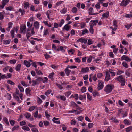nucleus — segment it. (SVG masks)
<instances>
[{"label":"nucleus","instance_id":"obj_1","mask_svg":"<svg viewBox=\"0 0 132 132\" xmlns=\"http://www.w3.org/2000/svg\"><path fill=\"white\" fill-rule=\"evenodd\" d=\"M113 89L112 86L111 85H107L104 89V90L107 93L111 92Z\"/></svg>","mask_w":132,"mask_h":132},{"label":"nucleus","instance_id":"obj_2","mask_svg":"<svg viewBox=\"0 0 132 132\" xmlns=\"http://www.w3.org/2000/svg\"><path fill=\"white\" fill-rule=\"evenodd\" d=\"M98 87L97 89L98 90L102 89L103 87V82H101L100 80L98 81Z\"/></svg>","mask_w":132,"mask_h":132},{"label":"nucleus","instance_id":"obj_3","mask_svg":"<svg viewBox=\"0 0 132 132\" xmlns=\"http://www.w3.org/2000/svg\"><path fill=\"white\" fill-rule=\"evenodd\" d=\"M130 1V0H126V1L123 0L120 4V5L123 6H126L129 3Z\"/></svg>","mask_w":132,"mask_h":132},{"label":"nucleus","instance_id":"obj_4","mask_svg":"<svg viewBox=\"0 0 132 132\" xmlns=\"http://www.w3.org/2000/svg\"><path fill=\"white\" fill-rule=\"evenodd\" d=\"M125 60L128 62H130L131 61V59L129 58L128 56H126L125 55H123L121 57V60L122 61Z\"/></svg>","mask_w":132,"mask_h":132},{"label":"nucleus","instance_id":"obj_5","mask_svg":"<svg viewBox=\"0 0 132 132\" xmlns=\"http://www.w3.org/2000/svg\"><path fill=\"white\" fill-rule=\"evenodd\" d=\"M98 22V20H91L90 23V26L93 27L94 25H96L97 23Z\"/></svg>","mask_w":132,"mask_h":132},{"label":"nucleus","instance_id":"obj_6","mask_svg":"<svg viewBox=\"0 0 132 132\" xmlns=\"http://www.w3.org/2000/svg\"><path fill=\"white\" fill-rule=\"evenodd\" d=\"M89 71V69L88 67L82 68L81 69V72L83 73H84L86 72H87Z\"/></svg>","mask_w":132,"mask_h":132},{"label":"nucleus","instance_id":"obj_7","mask_svg":"<svg viewBox=\"0 0 132 132\" xmlns=\"http://www.w3.org/2000/svg\"><path fill=\"white\" fill-rule=\"evenodd\" d=\"M110 79V76L109 73L108 71H106V76L105 80L107 81Z\"/></svg>","mask_w":132,"mask_h":132},{"label":"nucleus","instance_id":"obj_8","mask_svg":"<svg viewBox=\"0 0 132 132\" xmlns=\"http://www.w3.org/2000/svg\"><path fill=\"white\" fill-rule=\"evenodd\" d=\"M87 40V38H80L77 40V42H81L82 43H84L85 44L86 43Z\"/></svg>","mask_w":132,"mask_h":132},{"label":"nucleus","instance_id":"obj_9","mask_svg":"<svg viewBox=\"0 0 132 132\" xmlns=\"http://www.w3.org/2000/svg\"><path fill=\"white\" fill-rule=\"evenodd\" d=\"M89 14L90 15H95L98 14V13H92L93 12V8L90 7L89 9Z\"/></svg>","mask_w":132,"mask_h":132},{"label":"nucleus","instance_id":"obj_10","mask_svg":"<svg viewBox=\"0 0 132 132\" xmlns=\"http://www.w3.org/2000/svg\"><path fill=\"white\" fill-rule=\"evenodd\" d=\"M34 117L35 118H40L41 117V115L39 114L38 115V111H36L33 114Z\"/></svg>","mask_w":132,"mask_h":132},{"label":"nucleus","instance_id":"obj_11","mask_svg":"<svg viewBox=\"0 0 132 132\" xmlns=\"http://www.w3.org/2000/svg\"><path fill=\"white\" fill-rule=\"evenodd\" d=\"M26 26L25 24H22L20 27V32L21 33H23L24 30L26 29Z\"/></svg>","mask_w":132,"mask_h":132},{"label":"nucleus","instance_id":"obj_12","mask_svg":"<svg viewBox=\"0 0 132 132\" xmlns=\"http://www.w3.org/2000/svg\"><path fill=\"white\" fill-rule=\"evenodd\" d=\"M56 97L58 99H60L63 101L66 100V98L64 96L58 95L56 96Z\"/></svg>","mask_w":132,"mask_h":132},{"label":"nucleus","instance_id":"obj_13","mask_svg":"<svg viewBox=\"0 0 132 132\" xmlns=\"http://www.w3.org/2000/svg\"><path fill=\"white\" fill-rule=\"evenodd\" d=\"M124 79L123 78L122 75H121L120 76H118L117 78H116L115 79L116 80L120 82Z\"/></svg>","mask_w":132,"mask_h":132},{"label":"nucleus","instance_id":"obj_14","mask_svg":"<svg viewBox=\"0 0 132 132\" xmlns=\"http://www.w3.org/2000/svg\"><path fill=\"white\" fill-rule=\"evenodd\" d=\"M68 67H67L66 68L65 70V74L67 76L69 75L71 71L68 69Z\"/></svg>","mask_w":132,"mask_h":132},{"label":"nucleus","instance_id":"obj_15","mask_svg":"<svg viewBox=\"0 0 132 132\" xmlns=\"http://www.w3.org/2000/svg\"><path fill=\"white\" fill-rule=\"evenodd\" d=\"M24 63L25 65L28 67H30L31 65L30 63L26 60H24Z\"/></svg>","mask_w":132,"mask_h":132},{"label":"nucleus","instance_id":"obj_16","mask_svg":"<svg viewBox=\"0 0 132 132\" xmlns=\"http://www.w3.org/2000/svg\"><path fill=\"white\" fill-rule=\"evenodd\" d=\"M111 120H112L113 122H114L116 123H117L119 122V121L116 118L113 117H111Z\"/></svg>","mask_w":132,"mask_h":132},{"label":"nucleus","instance_id":"obj_17","mask_svg":"<svg viewBox=\"0 0 132 132\" xmlns=\"http://www.w3.org/2000/svg\"><path fill=\"white\" fill-rule=\"evenodd\" d=\"M34 26L37 29H38L39 26V24L38 22L37 21L35 22L34 23Z\"/></svg>","mask_w":132,"mask_h":132},{"label":"nucleus","instance_id":"obj_18","mask_svg":"<svg viewBox=\"0 0 132 132\" xmlns=\"http://www.w3.org/2000/svg\"><path fill=\"white\" fill-rule=\"evenodd\" d=\"M18 88H19L20 92H23L24 91V89L23 87H22L21 85L19 84L18 86Z\"/></svg>","mask_w":132,"mask_h":132},{"label":"nucleus","instance_id":"obj_19","mask_svg":"<svg viewBox=\"0 0 132 132\" xmlns=\"http://www.w3.org/2000/svg\"><path fill=\"white\" fill-rule=\"evenodd\" d=\"M11 41V40H4L3 41V42L4 44H10Z\"/></svg>","mask_w":132,"mask_h":132},{"label":"nucleus","instance_id":"obj_20","mask_svg":"<svg viewBox=\"0 0 132 132\" xmlns=\"http://www.w3.org/2000/svg\"><path fill=\"white\" fill-rule=\"evenodd\" d=\"M5 78H7V77L5 74L2 75L1 73H0V81L1 80V79H4Z\"/></svg>","mask_w":132,"mask_h":132},{"label":"nucleus","instance_id":"obj_21","mask_svg":"<svg viewBox=\"0 0 132 132\" xmlns=\"http://www.w3.org/2000/svg\"><path fill=\"white\" fill-rule=\"evenodd\" d=\"M21 67V65L18 64L16 66L15 69L16 71H19Z\"/></svg>","mask_w":132,"mask_h":132},{"label":"nucleus","instance_id":"obj_22","mask_svg":"<svg viewBox=\"0 0 132 132\" xmlns=\"http://www.w3.org/2000/svg\"><path fill=\"white\" fill-rule=\"evenodd\" d=\"M70 26H69L67 24H66L64 26L63 28L64 29L68 31L70 29Z\"/></svg>","mask_w":132,"mask_h":132},{"label":"nucleus","instance_id":"obj_23","mask_svg":"<svg viewBox=\"0 0 132 132\" xmlns=\"http://www.w3.org/2000/svg\"><path fill=\"white\" fill-rule=\"evenodd\" d=\"M23 6L24 8L26 9L27 8H29V3L28 2H25L24 3Z\"/></svg>","mask_w":132,"mask_h":132},{"label":"nucleus","instance_id":"obj_24","mask_svg":"<svg viewBox=\"0 0 132 132\" xmlns=\"http://www.w3.org/2000/svg\"><path fill=\"white\" fill-rule=\"evenodd\" d=\"M86 97V96L85 95H79V98L80 100H82L84 99H85Z\"/></svg>","mask_w":132,"mask_h":132},{"label":"nucleus","instance_id":"obj_25","mask_svg":"<svg viewBox=\"0 0 132 132\" xmlns=\"http://www.w3.org/2000/svg\"><path fill=\"white\" fill-rule=\"evenodd\" d=\"M35 70L37 74L38 75H43V73L40 70H39L37 69H35Z\"/></svg>","mask_w":132,"mask_h":132},{"label":"nucleus","instance_id":"obj_26","mask_svg":"<svg viewBox=\"0 0 132 132\" xmlns=\"http://www.w3.org/2000/svg\"><path fill=\"white\" fill-rule=\"evenodd\" d=\"M109 12H106V13L103 14L102 15V16L103 17H105L107 18L109 16Z\"/></svg>","mask_w":132,"mask_h":132},{"label":"nucleus","instance_id":"obj_27","mask_svg":"<svg viewBox=\"0 0 132 132\" xmlns=\"http://www.w3.org/2000/svg\"><path fill=\"white\" fill-rule=\"evenodd\" d=\"M93 96L95 97L96 96H99V94L98 92L97 91H95L93 92L92 93Z\"/></svg>","mask_w":132,"mask_h":132},{"label":"nucleus","instance_id":"obj_28","mask_svg":"<svg viewBox=\"0 0 132 132\" xmlns=\"http://www.w3.org/2000/svg\"><path fill=\"white\" fill-rule=\"evenodd\" d=\"M33 84H32V86H35V85H36L38 83L39 84V82H38L36 80H32V81Z\"/></svg>","mask_w":132,"mask_h":132},{"label":"nucleus","instance_id":"obj_29","mask_svg":"<svg viewBox=\"0 0 132 132\" xmlns=\"http://www.w3.org/2000/svg\"><path fill=\"white\" fill-rule=\"evenodd\" d=\"M3 120L4 122L6 125H9V123L8 121V119L7 118L5 117H4L3 118Z\"/></svg>","mask_w":132,"mask_h":132},{"label":"nucleus","instance_id":"obj_30","mask_svg":"<svg viewBox=\"0 0 132 132\" xmlns=\"http://www.w3.org/2000/svg\"><path fill=\"white\" fill-rule=\"evenodd\" d=\"M50 29L49 28L46 29L44 31V35H46L47 34H48V31Z\"/></svg>","mask_w":132,"mask_h":132},{"label":"nucleus","instance_id":"obj_31","mask_svg":"<svg viewBox=\"0 0 132 132\" xmlns=\"http://www.w3.org/2000/svg\"><path fill=\"white\" fill-rule=\"evenodd\" d=\"M31 90L29 88H27L26 89V93L27 95H28L30 92Z\"/></svg>","mask_w":132,"mask_h":132},{"label":"nucleus","instance_id":"obj_32","mask_svg":"<svg viewBox=\"0 0 132 132\" xmlns=\"http://www.w3.org/2000/svg\"><path fill=\"white\" fill-rule=\"evenodd\" d=\"M19 11L21 12L22 15H23L25 13V11L24 10H22L21 8H20L19 10Z\"/></svg>","mask_w":132,"mask_h":132},{"label":"nucleus","instance_id":"obj_33","mask_svg":"<svg viewBox=\"0 0 132 132\" xmlns=\"http://www.w3.org/2000/svg\"><path fill=\"white\" fill-rule=\"evenodd\" d=\"M22 128L23 130L28 131H29L30 130V129L28 127H27L24 126L22 127Z\"/></svg>","mask_w":132,"mask_h":132},{"label":"nucleus","instance_id":"obj_34","mask_svg":"<svg viewBox=\"0 0 132 132\" xmlns=\"http://www.w3.org/2000/svg\"><path fill=\"white\" fill-rule=\"evenodd\" d=\"M60 126L62 127L63 130L65 131L67 129L66 126L64 124H61L60 125Z\"/></svg>","mask_w":132,"mask_h":132},{"label":"nucleus","instance_id":"obj_35","mask_svg":"<svg viewBox=\"0 0 132 132\" xmlns=\"http://www.w3.org/2000/svg\"><path fill=\"white\" fill-rule=\"evenodd\" d=\"M16 62V60L15 59H13L9 61V62L11 64H15Z\"/></svg>","mask_w":132,"mask_h":132},{"label":"nucleus","instance_id":"obj_36","mask_svg":"<svg viewBox=\"0 0 132 132\" xmlns=\"http://www.w3.org/2000/svg\"><path fill=\"white\" fill-rule=\"evenodd\" d=\"M124 122L125 124H126L127 125H130L131 124L130 121L127 119H125L124 120Z\"/></svg>","mask_w":132,"mask_h":132},{"label":"nucleus","instance_id":"obj_37","mask_svg":"<svg viewBox=\"0 0 132 132\" xmlns=\"http://www.w3.org/2000/svg\"><path fill=\"white\" fill-rule=\"evenodd\" d=\"M9 1V0H3L2 3L5 6Z\"/></svg>","mask_w":132,"mask_h":132},{"label":"nucleus","instance_id":"obj_38","mask_svg":"<svg viewBox=\"0 0 132 132\" xmlns=\"http://www.w3.org/2000/svg\"><path fill=\"white\" fill-rule=\"evenodd\" d=\"M86 94L87 95V97L88 99L90 101H91V100H92V96L90 95L89 94L87 93H86Z\"/></svg>","mask_w":132,"mask_h":132},{"label":"nucleus","instance_id":"obj_39","mask_svg":"<svg viewBox=\"0 0 132 132\" xmlns=\"http://www.w3.org/2000/svg\"><path fill=\"white\" fill-rule=\"evenodd\" d=\"M67 9L66 8H64L62 10L60 11V12L63 14H65L67 12Z\"/></svg>","mask_w":132,"mask_h":132},{"label":"nucleus","instance_id":"obj_40","mask_svg":"<svg viewBox=\"0 0 132 132\" xmlns=\"http://www.w3.org/2000/svg\"><path fill=\"white\" fill-rule=\"evenodd\" d=\"M72 12L74 13H76L77 12V9L75 7H73L71 10Z\"/></svg>","mask_w":132,"mask_h":132},{"label":"nucleus","instance_id":"obj_41","mask_svg":"<svg viewBox=\"0 0 132 132\" xmlns=\"http://www.w3.org/2000/svg\"><path fill=\"white\" fill-rule=\"evenodd\" d=\"M31 36V33L29 32H27L26 34V36L27 37V39H28Z\"/></svg>","mask_w":132,"mask_h":132},{"label":"nucleus","instance_id":"obj_42","mask_svg":"<svg viewBox=\"0 0 132 132\" xmlns=\"http://www.w3.org/2000/svg\"><path fill=\"white\" fill-rule=\"evenodd\" d=\"M82 31V34L83 35H84L85 33H88L89 32L88 31L87 29L83 30Z\"/></svg>","mask_w":132,"mask_h":132},{"label":"nucleus","instance_id":"obj_43","mask_svg":"<svg viewBox=\"0 0 132 132\" xmlns=\"http://www.w3.org/2000/svg\"><path fill=\"white\" fill-rule=\"evenodd\" d=\"M120 82L121 83V86H124L125 84V79H124L122 81Z\"/></svg>","mask_w":132,"mask_h":132},{"label":"nucleus","instance_id":"obj_44","mask_svg":"<svg viewBox=\"0 0 132 132\" xmlns=\"http://www.w3.org/2000/svg\"><path fill=\"white\" fill-rule=\"evenodd\" d=\"M51 92V90H48L45 92V94L46 96H47L50 94Z\"/></svg>","mask_w":132,"mask_h":132},{"label":"nucleus","instance_id":"obj_45","mask_svg":"<svg viewBox=\"0 0 132 132\" xmlns=\"http://www.w3.org/2000/svg\"><path fill=\"white\" fill-rule=\"evenodd\" d=\"M6 96L7 97V98L8 100H9L11 99V95L10 94L8 93L6 95Z\"/></svg>","mask_w":132,"mask_h":132},{"label":"nucleus","instance_id":"obj_46","mask_svg":"<svg viewBox=\"0 0 132 132\" xmlns=\"http://www.w3.org/2000/svg\"><path fill=\"white\" fill-rule=\"evenodd\" d=\"M44 124L45 126H48L50 125V123L49 122L47 121H44Z\"/></svg>","mask_w":132,"mask_h":132},{"label":"nucleus","instance_id":"obj_47","mask_svg":"<svg viewBox=\"0 0 132 132\" xmlns=\"http://www.w3.org/2000/svg\"><path fill=\"white\" fill-rule=\"evenodd\" d=\"M7 82L8 83L12 85H13L15 84V83L14 82L10 80H8L7 81Z\"/></svg>","mask_w":132,"mask_h":132},{"label":"nucleus","instance_id":"obj_48","mask_svg":"<svg viewBox=\"0 0 132 132\" xmlns=\"http://www.w3.org/2000/svg\"><path fill=\"white\" fill-rule=\"evenodd\" d=\"M89 31L92 34H93L94 33V29L93 28V27L92 26H90V28L89 29Z\"/></svg>","mask_w":132,"mask_h":132},{"label":"nucleus","instance_id":"obj_49","mask_svg":"<svg viewBox=\"0 0 132 132\" xmlns=\"http://www.w3.org/2000/svg\"><path fill=\"white\" fill-rule=\"evenodd\" d=\"M132 129V127H130L127 128L126 129V132H129Z\"/></svg>","mask_w":132,"mask_h":132},{"label":"nucleus","instance_id":"obj_50","mask_svg":"<svg viewBox=\"0 0 132 132\" xmlns=\"http://www.w3.org/2000/svg\"><path fill=\"white\" fill-rule=\"evenodd\" d=\"M71 94V92L69 91L65 93V96L68 97Z\"/></svg>","mask_w":132,"mask_h":132},{"label":"nucleus","instance_id":"obj_51","mask_svg":"<svg viewBox=\"0 0 132 132\" xmlns=\"http://www.w3.org/2000/svg\"><path fill=\"white\" fill-rule=\"evenodd\" d=\"M92 78L94 81H96L97 79L96 77V74L94 75L92 77Z\"/></svg>","mask_w":132,"mask_h":132},{"label":"nucleus","instance_id":"obj_52","mask_svg":"<svg viewBox=\"0 0 132 132\" xmlns=\"http://www.w3.org/2000/svg\"><path fill=\"white\" fill-rule=\"evenodd\" d=\"M122 65L126 68H128V65L126 62H123L122 64Z\"/></svg>","mask_w":132,"mask_h":132},{"label":"nucleus","instance_id":"obj_53","mask_svg":"<svg viewBox=\"0 0 132 132\" xmlns=\"http://www.w3.org/2000/svg\"><path fill=\"white\" fill-rule=\"evenodd\" d=\"M6 9L7 10L11 11L13 9V8L11 6H9L6 8Z\"/></svg>","mask_w":132,"mask_h":132},{"label":"nucleus","instance_id":"obj_54","mask_svg":"<svg viewBox=\"0 0 132 132\" xmlns=\"http://www.w3.org/2000/svg\"><path fill=\"white\" fill-rule=\"evenodd\" d=\"M56 84L60 89H63V87L61 85L58 83H56Z\"/></svg>","mask_w":132,"mask_h":132},{"label":"nucleus","instance_id":"obj_55","mask_svg":"<svg viewBox=\"0 0 132 132\" xmlns=\"http://www.w3.org/2000/svg\"><path fill=\"white\" fill-rule=\"evenodd\" d=\"M36 80L38 82V81H43V79L41 77H39L37 78V79H36Z\"/></svg>","mask_w":132,"mask_h":132},{"label":"nucleus","instance_id":"obj_56","mask_svg":"<svg viewBox=\"0 0 132 132\" xmlns=\"http://www.w3.org/2000/svg\"><path fill=\"white\" fill-rule=\"evenodd\" d=\"M93 57L90 56L88 58L87 61L88 63H90Z\"/></svg>","mask_w":132,"mask_h":132},{"label":"nucleus","instance_id":"obj_57","mask_svg":"<svg viewBox=\"0 0 132 132\" xmlns=\"http://www.w3.org/2000/svg\"><path fill=\"white\" fill-rule=\"evenodd\" d=\"M25 116L27 118H29L31 116V114L29 113H26L25 114Z\"/></svg>","mask_w":132,"mask_h":132},{"label":"nucleus","instance_id":"obj_58","mask_svg":"<svg viewBox=\"0 0 132 132\" xmlns=\"http://www.w3.org/2000/svg\"><path fill=\"white\" fill-rule=\"evenodd\" d=\"M113 25L114 27H117V22L116 20H114L113 21Z\"/></svg>","mask_w":132,"mask_h":132},{"label":"nucleus","instance_id":"obj_59","mask_svg":"<svg viewBox=\"0 0 132 132\" xmlns=\"http://www.w3.org/2000/svg\"><path fill=\"white\" fill-rule=\"evenodd\" d=\"M14 30H12L11 31V34L12 38H13L14 36Z\"/></svg>","mask_w":132,"mask_h":132},{"label":"nucleus","instance_id":"obj_60","mask_svg":"<svg viewBox=\"0 0 132 132\" xmlns=\"http://www.w3.org/2000/svg\"><path fill=\"white\" fill-rule=\"evenodd\" d=\"M64 21L63 19H62L61 20L60 24H59V26L60 27H61L63 24L64 23Z\"/></svg>","mask_w":132,"mask_h":132},{"label":"nucleus","instance_id":"obj_61","mask_svg":"<svg viewBox=\"0 0 132 132\" xmlns=\"http://www.w3.org/2000/svg\"><path fill=\"white\" fill-rule=\"evenodd\" d=\"M93 124L92 123H89L88 125V127L89 128H90L93 126Z\"/></svg>","mask_w":132,"mask_h":132},{"label":"nucleus","instance_id":"obj_62","mask_svg":"<svg viewBox=\"0 0 132 132\" xmlns=\"http://www.w3.org/2000/svg\"><path fill=\"white\" fill-rule=\"evenodd\" d=\"M32 23L31 24L30 22H28L27 24V26L29 27V28H31L32 26Z\"/></svg>","mask_w":132,"mask_h":132},{"label":"nucleus","instance_id":"obj_63","mask_svg":"<svg viewBox=\"0 0 132 132\" xmlns=\"http://www.w3.org/2000/svg\"><path fill=\"white\" fill-rule=\"evenodd\" d=\"M35 107L34 106H31L29 109V111H32L35 109Z\"/></svg>","mask_w":132,"mask_h":132},{"label":"nucleus","instance_id":"obj_64","mask_svg":"<svg viewBox=\"0 0 132 132\" xmlns=\"http://www.w3.org/2000/svg\"><path fill=\"white\" fill-rule=\"evenodd\" d=\"M21 84L24 86H27V84L25 83V82L24 81H22Z\"/></svg>","mask_w":132,"mask_h":132}]
</instances>
